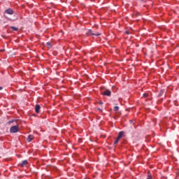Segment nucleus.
<instances>
[{
    "label": "nucleus",
    "mask_w": 179,
    "mask_h": 179,
    "mask_svg": "<svg viewBox=\"0 0 179 179\" xmlns=\"http://www.w3.org/2000/svg\"><path fill=\"white\" fill-rule=\"evenodd\" d=\"M46 47H48V48H49V50L50 48H52V45H51V43L50 42H47L46 43Z\"/></svg>",
    "instance_id": "obj_10"
},
{
    "label": "nucleus",
    "mask_w": 179,
    "mask_h": 179,
    "mask_svg": "<svg viewBox=\"0 0 179 179\" xmlns=\"http://www.w3.org/2000/svg\"><path fill=\"white\" fill-rule=\"evenodd\" d=\"M10 29H12V30H14V31H17V30H19V28L13 26L10 27Z\"/></svg>",
    "instance_id": "obj_11"
},
{
    "label": "nucleus",
    "mask_w": 179,
    "mask_h": 179,
    "mask_svg": "<svg viewBox=\"0 0 179 179\" xmlns=\"http://www.w3.org/2000/svg\"><path fill=\"white\" fill-rule=\"evenodd\" d=\"M103 96H108V97H110L111 96V91L109 90H106L104 92H102Z\"/></svg>",
    "instance_id": "obj_2"
},
{
    "label": "nucleus",
    "mask_w": 179,
    "mask_h": 179,
    "mask_svg": "<svg viewBox=\"0 0 179 179\" xmlns=\"http://www.w3.org/2000/svg\"><path fill=\"white\" fill-rule=\"evenodd\" d=\"M163 94H164V90H161L158 94V97H162V96H163Z\"/></svg>",
    "instance_id": "obj_9"
},
{
    "label": "nucleus",
    "mask_w": 179,
    "mask_h": 179,
    "mask_svg": "<svg viewBox=\"0 0 179 179\" xmlns=\"http://www.w3.org/2000/svg\"><path fill=\"white\" fill-rule=\"evenodd\" d=\"M118 110H120V107L119 106H115L114 107V111H118Z\"/></svg>",
    "instance_id": "obj_13"
},
{
    "label": "nucleus",
    "mask_w": 179,
    "mask_h": 179,
    "mask_svg": "<svg viewBox=\"0 0 179 179\" xmlns=\"http://www.w3.org/2000/svg\"><path fill=\"white\" fill-rule=\"evenodd\" d=\"M88 33L90 34V36H100V34H94L93 33V31H92V29H89L88 30Z\"/></svg>",
    "instance_id": "obj_5"
},
{
    "label": "nucleus",
    "mask_w": 179,
    "mask_h": 179,
    "mask_svg": "<svg viewBox=\"0 0 179 179\" xmlns=\"http://www.w3.org/2000/svg\"><path fill=\"white\" fill-rule=\"evenodd\" d=\"M99 104H100V106H101V104H103V101H99Z\"/></svg>",
    "instance_id": "obj_17"
},
{
    "label": "nucleus",
    "mask_w": 179,
    "mask_h": 179,
    "mask_svg": "<svg viewBox=\"0 0 179 179\" xmlns=\"http://www.w3.org/2000/svg\"><path fill=\"white\" fill-rule=\"evenodd\" d=\"M29 164V162L25 159L24 161L22 162V163L20 164V167H24V166H27V164Z\"/></svg>",
    "instance_id": "obj_4"
},
{
    "label": "nucleus",
    "mask_w": 179,
    "mask_h": 179,
    "mask_svg": "<svg viewBox=\"0 0 179 179\" xmlns=\"http://www.w3.org/2000/svg\"><path fill=\"white\" fill-rule=\"evenodd\" d=\"M4 13H7V15H13V10L12 8H8L4 11Z\"/></svg>",
    "instance_id": "obj_3"
},
{
    "label": "nucleus",
    "mask_w": 179,
    "mask_h": 179,
    "mask_svg": "<svg viewBox=\"0 0 179 179\" xmlns=\"http://www.w3.org/2000/svg\"><path fill=\"white\" fill-rule=\"evenodd\" d=\"M13 122H15V120H11V121H9V122H8V124H12V123H13Z\"/></svg>",
    "instance_id": "obj_15"
},
{
    "label": "nucleus",
    "mask_w": 179,
    "mask_h": 179,
    "mask_svg": "<svg viewBox=\"0 0 179 179\" xmlns=\"http://www.w3.org/2000/svg\"><path fill=\"white\" fill-rule=\"evenodd\" d=\"M143 97H148V96H149V94H143Z\"/></svg>",
    "instance_id": "obj_16"
},
{
    "label": "nucleus",
    "mask_w": 179,
    "mask_h": 179,
    "mask_svg": "<svg viewBox=\"0 0 179 179\" xmlns=\"http://www.w3.org/2000/svg\"><path fill=\"white\" fill-rule=\"evenodd\" d=\"M10 134H16L17 132H19V126L15 125L10 127Z\"/></svg>",
    "instance_id": "obj_1"
},
{
    "label": "nucleus",
    "mask_w": 179,
    "mask_h": 179,
    "mask_svg": "<svg viewBox=\"0 0 179 179\" xmlns=\"http://www.w3.org/2000/svg\"><path fill=\"white\" fill-rule=\"evenodd\" d=\"M141 1H143V0H141Z\"/></svg>",
    "instance_id": "obj_19"
},
{
    "label": "nucleus",
    "mask_w": 179,
    "mask_h": 179,
    "mask_svg": "<svg viewBox=\"0 0 179 179\" xmlns=\"http://www.w3.org/2000/svg\"><path fill=\"white\" fill-rule=\"evenodd\" d=\"M33 139H34V136L33 135H29L27 137V142H31V141H33Z\"/></svg>",
    "instance_id": "obj_7"
},
{
    "label": "nucleus",
    "mask_w": 179,
    "mask_h": 179,
    "mask_svg": "<svg viewBox=\"0 0 179 179\" xmlns=\"http://www.w3.org/2000/svg\"><path fill=\"white\" fill-rule=\"evenodd\" d=\"M40 108H41V107L40 106V105H36L35 107V112L38 114V113H40Z\"/></svg>",
    "instance_id": "obj_6"
},
{
    "label": "nucleus",
    "mask_w": 179,
    "mask_h": 179,
    "mask_svg": "<svg viewBox=\"0 0 179 179\" xmlns=\"http://www.w3.org/2000/svg\"><path fill=\"white\" fill-rule=\"evenodd\" d=\"M118 142H120V139H118V138H117V139L115 141L114 145H117L118 143Z\"/></svg>",
    "instance_id": "obj_14"
},
{
    "label": "nucleus",
    "mask_w": 179,
    "mask_h": 179,
    "mask_svg": "<svg viewBox=\"0 0 179 179\" xmlns=\"http://www.w3.org/2000/svg\"><path fill=\"white\" fill-rule=\"evenodd\" d=\"M147 179H152V173L150 172H148V177Z\"/></svg>",
    "instance_id": "obj_12"
},
{
    "label": "nucleus",
    "mask_w": 179,
    "mask_h": 179,
    "mask_svg": "<svg viewBox=\"0 0 179 179\" xmlns=\"http://www.w3.org/2000/svg\"><path fill=\"white\" fill-rule=\"evenodd\" d=\"M122 136H124V131H120L117 136L118 139H121Z\"/></svg>",
    "instance_id": "obj_8"
},
{
    "label": "nucleus",
    "mask_w": 179,
    "mask_h": 179,
    "mask_svg": "<svg viewBox=\"0 0 179 179\" xmlns=\"http://www.w3.org/2000/svg\"><path fill=\"white\" fill-rule=\"evenodd\" d=\"M2 89H3L2 87H0V90H2Z\"/></svg>",
    "instance_id": "obj_18"
}]
</instances>
